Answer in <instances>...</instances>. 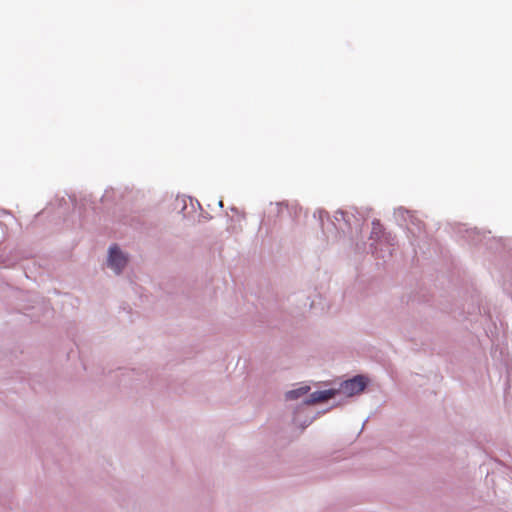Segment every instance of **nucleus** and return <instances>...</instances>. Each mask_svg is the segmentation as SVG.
Returning a JSON list of instances; mask_svg holds the SVG:
<instances>
[{
  "mask_svg": "<svg viewBox=\"0 0 512 512\" xmlns=\"http://www.w3.org/2000/svg\"><path fill=\"white\" fill-rule=\"evenodd\" d=\"M309 390H310V387L307 385H304L297 389L288 391L285 396H286L287 400H296V399L300 398L301 396L307 394Z\"/></svg>",
  "mask_w": 512,
  "mask_h": 512,
  "instance_id": "20e7f679",
  "label": "nucleus"
},
{
  "mask_svg": "<svg viewBox=\"0 0 512 512\" xmlns=\"http://www.w3.org/2000/svg\"><path fill=\"white\" fill-rule=\"evenodd\" d=\"M127 257L119 250L117 246H113L109 250L108 265L117 274H119L127 264Z\"/></svg>",
  "mask_w": 512,
  "mask_h": 512,
  "instance_id": "f03ea898",
  "label": "nucleus"
},
{
  "mask_svg": "<svg viewBox=\"0 0 512 512\" xmlns=\"http://www.w3.org/2000/svg\"><path fill=\"white\" fill-rule=\"evenodd\" d=\"M337 393V390L329 389L324 391H316L310 394L308 399L305 401L306 404H316L325 402L331 398H333Z\"/></svg>",
  "mask_w": 512,
  "mask_h": 512,
  "instance_id": "7ed1b4c3",
  "label": "nucleus"
},
{
  "mask_svg": "<svg viewBox=\"0 0 512 512\" xmlns=\"http://www.w3.org/2000/svg\"><path fill=\"white\" fill-rule=\"evenodd\" d=\"M367 385V380L365 377L358 375L355 376L352 379L346 380L343 383H341L339 390L337 392H340L346 396H354L356 394L361 393Z\"/></svg>",
  "mask_w": 512,
  "mask_h": 512,
  "instance_id": "f257e3e1",
  "label": "nucleus"
}]
</instances>
